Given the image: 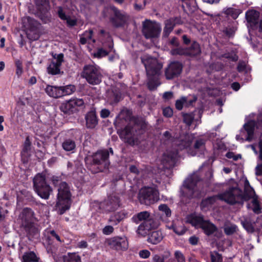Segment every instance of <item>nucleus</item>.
Masks as SVG:
<instances>
[{
	"label": "nucleus",
	"mask_w": 262,
	"mask_h": 262,
	"mask_svg": "<svg viewBox=\"0 0 262 262\" xmlns=\"http://www.w3.org/2000/svg\"><path fill=\"white\" fill-rule=\"evenodd\" d=\"M192 141L190 137L185 136L184 138L174 139L172 146L177 147L178 150H186L191 156H194L198 154V151H203L205 148V141L203 139L197 140L194 145V149L190 147ZM178 157V151H172L170 149L166 150L163 154L160 161L162 167L160 169L170 168L172 167L176 162Z\"/></svg>",
	"instance_id": "nucleus-1"
},
{
	"label": "nucleus",
	"mask_w": 262,
	"mask_h": 262,
	"mask_svg": "<svg viewBox=\"0 0 262 262\" xmlns=\"http://www.w3.org/2000/svg\"><path fill=\"white\" fill-rule=\"evenodd\" d=\"M116 120L119 123L122 120L129 121L128 124L124 129L118 131L121 139L130 145H138L140 142L141 136L143 133L144 124L138 122L136 119L132 118L130 112L127 110H122Z\"/></svg>",
	"instance_id": "nucleus-2"
},
{
	"label": "nucleus",
	"mask_w": 262,
	"mask_h": 262,
	"mask_svg": "<svg viewBox=\"0 0 262 262\" xmlns=\"http://www.w3.org/2000/svg\"><path fill=\"white\" fill-rule=\"evenodd\" d=\"M51 180L54 186L58 187L55 209L60 214H62L70 208L71 193L70 188L68 185L62 182L58 177L53 176Z\"/></svg>",
	"instance_id": "nucleus-3"
},
{
	"label": "nucleus",
	"mask_w": 262,
	"mask_h": 262,
	"mask_svg": "<svg viewBox=\"0 0 262 262\" xmlns=\"http://www.w3.org/2000/svg\"><path fill=\"white\" fill-rule=\"evenodd\" d=\"M255 192L250 186L247 180L245 182V192L237 187L229 188L226 191L221 195L220 197L225 200V202L233 204L235 203H242L244 201H247L254 196Z\"/></svg>",
	"instance_id": "nucleus-4"
},
{
	"label": "nucleus",
	"mask_w": 262,
	"mask_h": 262,
	"mask_svg": "<svg viewBox=\"0 0 262 262\" xmlns=\"http://www.w3.org/2000/svg\"><path fill=\"white\" fill-rule=\"evenodd\" d=\"M141 61L146 69L148 79V88L150 90H153L159 85L158 78L161 73L160 71L163 66L158 62L156 58L151 57L148 55L142 56Z\"/></svg>",
	"instance_id": "nucleus-5"
},
{
	"label": "nucleus",
	"mask_w": 262,
	"mask_h": 262,
	"mask_svg": "<svg viewBox=\"0 0 262 262\" xmlns=\"http://www.w3.org/2000/svg\"><path fill=\"white\" fill-rule=\"evenodd\" d=\"M96 39L101 42L104 47L108 48L110 51L113 49V39L110 34L103 30L97 31L95 29L85 31L80 37V41L84 45L87 42L94 43Z\"/></svg>",
	"instance_id": "nucleus-6"
},
{
	"label": "nucleus",
	"mask_w": 262,
	"mask_h": 262,
	"mask_svg": "<svg viewBox=\"0 0 262 262\" xmlns=\"http://www.w3.org/2000/svg\"><path fill=\"white\" fill-rule=\"evenodd\" d=\"M20 226L33 236H38L39 232V227L36 223L37 219L35 216L34 211L30 208H25L23 209L17 220Z\"/></svg>",
	"instance_id": "nucleus-7"
},
{
	"label": "nucleus",
	"mask_w": 262,
	"mask_h": 262,
	"mask_svg": "<svg viewBox=\"0 0 262 262\" xmlns=\"http://www.w3.org/2000/svg\"><path fill=\"white\" fill-rule=\"evenodd\" d=\"M201 184L200 176L198 172L189 176L184 181L182 188L183 197L192 198L202 196L205 192L200 188Z\"/></svg>",
	"instance_id": "nucleus-8"
},
{
	"label": "nucleus",
	"mask_w": 262,
	"mask_h": 262,
	"mask_svg": "<svg viewBox=\"0 0 262 262\" xmlns=\"http://www.w3.org/2000/svg\"><path fill=\"white\" fill-rule=\"evenodd\" d=\"M187 222L195 228H201L207 235L213 234L217 229L214 224L208 220H204L203 216L200 215L192 214L188 215Z\"/></svg>",
	"instance_id": "nucleus-9"
},
{
	"label": "nucleus",
	"mask_w": 262,
	"mask_h": 262,
	"mask_svg": "<svg viewBox=\"0 0 262 262\" xmlns=\"http://www.w3.org/2000/svg\"><path fill=\"white\" fill-rule=\"evenodd\" d=\"M81 76L92 85L99 84L102 80V75L100 68L96 64H88L83 67Z\"/></svg>",
	"instance_id": "nucleus-10"
},
{
	"label": "nucleus",
	"mask_w": 262,
	"mask_h": 262,
	"mask_svg": "<svg viewBox=\"0 0 262 262\" xmlns=\"http://www.w3.org/2000/svg\"><path fill=\"white\" fill-rule=\"evenodd\" d=\"M33 186L35 191L42 199H48L52 192V189L46 181L45 175L38 173L33 179Z\"/></svg>",
	"instance_id": "nucleus-11"
},
{
	"label": "nucleus",
	"mask_w": 262,
	"mask_h": 262,
	"mask_svg": "<svg viewBox=\"0 0 262 262\" xmlns=\"http://www.w3.org/2000/svg\"><path fill=\"white\" fill-rule=\"evenodd\" d=\"M23 26L25 29L28 38L31 41L37 40L40 37V24L29 16L23 17Z\"/></svg>",
	"instance_id": "nucleus-12"
},
{
	"label": "nucleus",
	"mask_w": 262,
	"mask_h": 262,
	"mask_svg": "<svg viewBox=\"0 0 262 262\" xmlns=\"http://www.w3.org/2000/svg\"><path fill=\"white\" fill-rule=\"evenodd\" d=\"M261 126H262V120L257 123L253 120L248 121L244 125V128L241 130L240 134L236 136V140L242 142L244 140L251 141L253 138L255 127L258 128Z\"/></svg>",
	"instance_id": "nucleus-13"
},
{
	"label": "nucleus",
	"mask_w": 262,
	"mask_h": 262,
	"mask_svg": "<svg viewBox=\"0 0 262 262\" xmlns=\"http://www.w3.org/2000/svg\"><path fill=\"white\" fill-rule=\"evenodd\" d=\"M138 198L141 204L149 205L158 200L159 192L155 188L144 187L140 190Z\"/></svg>",
	"instance_id": "nucleus-14"
},
{
	"label": "nucleus",
	"mask_w": 262,
	"mask_h": 262,
	"mask_svg": "<svg viewBox=\"0 0 262 262\" xmlns=\"http://www.w3.org/2000/svg\"><path fill=\"white\" fill-rule=\"evenodd\" d=\"M161 31L160 25L155 22L146 20L143 23L142 32L147 39L157 38Z\"/></svg>",
	"instance_id": "nucleus-15"
},
{
	"label": "nucleus",
	"mask_w": 262,
	"mask_h": 262,
	"mask_svg": "<svg viewBox=\"0 0 262 262\" xmlns=\"http://www.w3.org/2000/svg\"><path fill=\"white\" fill-rule=\"evenodd\" d=\"M84 106V101L82 98H73L62 103L60 106L61 111L66 114L73 113L78 111V108Z\"/></svg>",
	"instance_id": "nucleus-16"
},
{
	"label": "nucleus",
	"mask_w": 262,
	"mask_h": 262,
	"mask_svg": "<svg viewBox=\"0 0 262 262\" xmlns=\"http://www.w3.org/2000/svg\"><path fill=\"white\" fill-rule=\"evenodd\" d=\"M100 212L113 211L117 209L120 206V200L116 194L108 197L106 200L99 203H96Z\"/></svg>",
	"instance_id": "nucleus-17"
},
{
	"label": "nucleus",
	"mask_w": 262,
	"mask_h": 262,
	"mask_svg": "<svg viewBox=\"0 0 262 262\" xmlns=\"http://www.w3.org/2000/svg\"><path fill=\"white\" fill-rule=\"evenodd\" d=\"M110 247L117 251H125L127 249L128 243L125 236H116L106 240Z\"/></svg>",
	"instance_id": "nucleus-18"
},
{
	"label": "nucleus",
	"mask_w": 262,
	"mask_h": 262,
	"mask_svg": "<svg viewBox=\"0 0 262 262\" xmlns=\"http://www.w3.org/2000/svg\"><path fill=\"white\" fill-rule=\"evenodd\" d=\"M171 53L172 55H185L193 57L201 53V49L199 44L194 41L189 48L174 49L171 51Z\"/></svg>",
	"instance_id": "nucleus-19"
},
{
	"label": "nucleus",
	"mask_w": 262,
	"mask_h": 262,
	"mask_svg": "<svg viewBox=\"0 0 262 262\" xmlns=\"http://www.w3.org/2000/svg\"><path fill=\"white\" fill-rule=\"evenodd\" d=\"M108 155L106 150H99L93 155V162L94 164L102 165L104 168H107L108 165Z\"/></svg>",
	"instance_id": "nucleus-20"
},
{
	"label": "nucleus",
	"mask_w": 262,
	"mask_h": 262,
	"mask_svg": "<svg viewBox=\"0 0 262 262\" xmlns=\"http://www.w3.org/2000/svg\"><path fill=\"white\" fill-rule=\"evenodd\" d=\"M182 70V66L179 62L170 63L166 69L165 74L167 79H171L180 74Z\"/></svg>",
	"instance_id": "nucleus-21"
},
{
	"label": "nucleus",
	"mask_w": 262,
	"mask_h": 262,
	"mask_svg": "<svg viewBox=\"0 0 262 262\" xmlns=\"http://www.w3.org/2000/svg\"><path fill=\"white\" fill-rule=\"evenodd\" d=\"M158 225L155 221H146L142 222L138 227L137 233L140 236L145 237L152 229L156 227Z\"/></svg>",
	"instance_id": "nucleus-22"
},
{
	"label": "nucleus",
	"mask_w": 262,
	"mask_h": 262,
	"mask_svg": "<svg viewBox=\"0 0 262 262\" xmlns=\"http://www.w3.org/2000/svg\"><path fill=\"white\" fill-rule=\"evenodd\" d=\"M57 13L59 17L62 20L66 21L68 26L73 27L76 25V19L71 17L68 13V10L65 8L58 7L57 8Z\"/></svg>",
	"instance_id": "nucleus-23"
},
{
	"label": "nucleus",
	"mask_w": 262,
	"mask_h": 262,
	"mask_svg": "<svg viewBox=\"0 0 262 262\" xmlns=\"http://www.w3.org/2000/svg\"><path fill=\"white\" fill-rule=\"evenodd\" d=\"M31 152V141L30 137L27 136L23 145L22 150L20 153L21 160L24 163L28 161Z\"/></svg>",
	"instance_id": "nucleus-24"
},
{
	"label": "nucleus",
	"mask_w": 262,
	"mask_h": 262,
	"mask_svg": "<svg viewBox=\"0 0 262 262\" xmlns=\"http://www.w3.org/2000/svg\"><path fill=\"white\" fill-rule=\"evenodd\" d=\"M63 61V55L59 54L57 58L53 60L48 67L49 74L56 75L60 72V67Z\"/></svg>",
	"instance_id": "nucleus-25"
},
{
	"label": "nucleus",
	"mask_w": 262,
	"mask_h": 262,
	"mask_svg": "<svg viewBox=\"0 0 262 262\" xmlns=\"http://www.w3.org/2000/svg\"><path fill=\"white\" fill-rule=\"evenodd\" d=\"M86 126L89 128H94L98 124V118L94 111L89 112L85 116Z\"/></svg>",
	"instance_id": "nucleus-26"
},
{
	"label": "nucleus",
	"mask_w": 262,
	"mask_h": 262,
	"mask_svg": "<svg viewBox=\"0 0 262 262\" xmlns=\"http://www.w3.org/2000/svg\"><path fill=\"white\" fill-rule=\"evenodd\" d=\"M132 220L136 224H138L140 222L154 221L150 213L147 211H142L134 215Z\"/></svg>",
	"instance_id": "nucleus-27"
},
{
	"label": "nucleus",
	"mask_w": 262,
	"mask_h": 262,
	"mask_svg": "<svg viewBox=\"0 0 262 262\" xmlns=\"http://www.w3.org/2000/svg\"><path fill=\"white\" fill-rule=\"evenodd\" d=\"M179 23L180 19L178 18H172L166 20L163 30V37H167L170 32L173 30L174 26Z\"/></svg>",
	"instance_id": "nucleus-28"
},
{
	"label": "nucleus",
	"mask_w": 262,
	"mask_h": 262,
	"mask_svg": "<svg viewBox=\"0 0 262 262\" xmlns=\"http://www.w3.org/2000/svg\"><path fill=\"white\" fill-rule=\"evenodd\" d=\"M115 14V17L112 19V21L117 27L122 26L126 20V15L123 12L117 10L116 8L113 9Z\"/></svg>",
	"instance_id": "nucleus-29"
},
{
	"label": "nucleus",
	"mask_w": 262,
	"mask_h": 262,
	"mask_svg": "<svg viewBox=\"0 0 262 262\" xmlns=\"http://www.w3.org/2000/svg\"><path fill=\"white\" fill-rule=\"evenodd\" d=\"M223 194V193H221L216 196L208 198L203 200L201 204V207L202 210H203L204 211H206L207 210L210 209L211 208V205L217 200L224 201L225 202V200L224 199H223L220 197V196Z\"/></svg>",
	"instance_id": "nucleus-30"
},
{
	"label": "nucleus",
	"mask_w": 262,
	"mask_h": 262,
	"mask_svg": "<svg viewBox=\"0 0 262 262\" xmlns=\"http://www.w3.org/2000/svg\"><path fill=\"white\" fill-rule=\"evenodd\" d=\"M259 16V12L254 10H249L246 13L247 20L252 27H255L258 24Z\"/></svg>",
	"instance_id": "nucleus-31"
},
{
	"label": "nucleus",
	"mask_w": 262,
	"mask_h": 262,
	"mask_svg": "<svg viewBox=\"0 0 262 262\" xmlns=\"http://www.w3.org/2000/svg\"><path fill=\"white\" fill-rule=\"evenodd\" d=\"M45 91L50 97L58 98L61 97L62 92L60 86H52L48 85L47 86Z\"/></svg>",
	"instance_id": "nucleus-32"
},
{
	"label": "nucleus",
	"mask_w": 262,
	"mask_h": 262,
	"mask_svg": "<svg viewBox=\"0 0 262 262\" xmlns=\"http://www.w3.org/2000/svg\"><path fill=\"white\" fill-rule=\"evenodd\" d=\"M163 238V235L161 231H155L149 234L147 241L148 243L156 245L161 242Z\"/></svg>",
	"instance_id": "nucleus-33"
},
{
	"label": "nucleus",
	"mask_w": 262,
	"mask_h": 262,
	"mask_svg": "<svg viewBox=\"0 0 262 262\" xmlns=\"http://www.w3.org/2000/svg\"><path fill=\"white\" fill-rule=\"evenodd\" d=\"M158 214L160 215V219L164 221L167 217L171 216V211L168 206L166 204H161L158 207Z\"/></svg>",
	"instance_id": "nucleus-34"
},
{
	"label": "nucleus",
	"mask_w": 262,
	"mask_h": 262,
	"mask_svg": "<svg viewBox=\"0 0 262 262\" xmlns=\"http://www.w3.org/2000/svg\"><path fill=\"white\" fill-rule=\"evenodd\" d=\"M196 101V98L187 101V98L185 97H182L181 99L177 100L176 102V107L178 110H181L184 105H191Z\"/></svg>",
	"instance_id": "nucleus-35"
},
{
	"label": "nucleus",
	"mask_w": 262,
	"mask_h": 262,
	"mask_svg": "<svg viewBox=\"0 0 262 262\" xmlns=\"http://www.w3.org/2000/svg\"><path fill=\"white\" fill-rule=\"evenodd\" d=\"M62 147L67 151H73L76 147V144L74 140L71 139H66L63 141Z\"/></svg>",
	"instance_id": "nucleus-36"
},
{
	"label": "nucleus",
	"mask_w": 262,
	"mask_h": 262,
	"mask_svg": "<svg viewBox=\"0 0 262 262\" xmlns=\"http://www.w3.org/2000/svg\"><path fill=\"white\" fill-rule=\"evenodd\" d=\"M23 262H37L38 258L34 252H26L23 256Z\"/></svg>",
	"instance_id": "nucleus-37"
},
{
	"label": "nucleus",
	"mask_w": 262,
	"mask_h": 262,
	"mask_svg": "<svg viewBox=\"0 0 262 262\" xmlns=\"http://www.w3.org/2000/svg\"><path fill=\"white\" fill-rule=\"evenodd\" d=\"M64 262H81V257L76 253H68L64 257Z\"/></svg>",
	"instance_id": "nucleus-38"
},
{
	"label": "nucleus",
	"mask_w": 262,
	"mask_h": 262,
	"mask_svg": "<svg viewBox=\"0 0 262 262\" xmlns=\"http://www.w3.org/2000/svg\"><path fill=\"white\" fill-rule=\"evenodd\" d=\"M242 12L239 9L234 8H228L224 10V13L228 16L231 17L233 19H236L239 14Z\"/></svg>",
	"instance_id": "nucleus-39"
},
{
	"label": "nucleus",
	"mask_w": 262,
	"mask_h": 262,
	"mask_svg": "<svg viewBox=\"0 0 262 262\" xmlns=\"http://www.w3.org/2000/svg\"><path fill=\"white\" fill-rule=\"evenodd\" d=\"M60 88L62 92L61 97L71 95L76 91L75 86L72 84L60 86Z\"/></svg>",
	"instance_id": "nucleus-40"
},
{
	"label": "nucleus",
	"mask_w": 262,
	"mask_h": 262,
	"mask_svg": "<svg viewBox=\"0 0 262 262\" xmlns=\"http://www.w3.org/2000/svg\"><path fill=\"white\" fill-rule=\"evenodd\" d=\"M237 227L236 225L230 223H226L224 226V231L227 235H232L236 232Z\"/></svg>",
	"instance_id": "nucleus-41"
},
{
	"label": "nucleus",
	"mask_w": 262,
	"mask_h": 262,
	"mask_svg": "<svg viewBox=\"0 0 262 262\" xmlns=\"http://www.w3.org/2000/svg\"><path fill=\"white\" fill-rule=\"evenodd\" d=\"M38 9L42 11L46 12L49 8L48 0H34Z\"/></svg>",
	"instance_id": "nucleus-42"
},
{
	"label": "nucleus",
	"mask_w": 262,
	"mask_h": 262,
	"mask_svg": "<svg viewBox=\"0 0 262 262\" xmlns=\"http://www.w3.org/2000/svg\"><path fill=\"white\" fill-rule=\"evenodd\" d=\"M167 228L172 229L178 235H182L186 232V229L183 225L177 226L171 224L170 226H166Z\"/></svg>",
	"instance_id": "nucleus-43"
},
{
	"label": "nucleus",
	"mask_w": 262,
	"mask_h": 262,
	"mask_svg": "<svg viewBox=\"0 0 262 262\" xmlns=\"http://www.w3.org/2000/svg\"><path fill=\"white\" fill-rule=\"evenodd\" d=\"M254 222H252L249 219H245L242 221V224L245 229L249 233H252L254 231Z\"/></svg>",
	"instance_id": "nucleus-44"
},
{
	"label": "nucleus",
	"mask_w": 262,
	"mask_h": 262,
	"mask_svg": "<svg viewBox=\"0 0 262 262\" xmlns=\"http://www.w3.org/2000/svg\"><path fill=\"white\" fill-rule=\"evenodd\" d=\"M247 208L251 209L255 213L257 214L260 211L259 202L256 198H253L251 203L248 204Z\"/></svg>",
	"instance_id": "nucleus-45"
},
{
	"label": "nucleus",
	"mask_w": 262,
	"mask_h": 262,
	"mask_svg": "<svg viewBox=\"0 0 262 262\" xmlns=\"http://www.w3.org/2000/svg\"><path fill=\"white\" fill-rule=\"evenodd\" d=\"M211 262H222L223 258L222 255L216 251L210 252Z\"/></svg>",
	"instance_id": "nucleus-46"
},
{
	"label": "nucleus",
	"mask_w": 262,
	"mask_h": 262,
	"mask_svg": "<svg viewBox=\"0 0 262 262\" xmlns=\"http://www.w3.org/2000/svg\"><path fill=\"white\" fill-rule=\"evenodd\" d=\"M108 54V52L103 48L98 49L93 53L94 56L98 58L106 56Z\"/></svg>",
	"instance_id": "nucleus-47"
},
{
	"label": "nucleus",
	"mask_w": 262,
	"mask_h": 262,
	"mask_svg": "<svg viewBox=\"0 0 262 262\" xmlns=\"http://www.w3.org/2000/svg\"><path fill=\"white\" fill-rule=\"evenodd\" d=\"M15 63L16 67V74L19 77L23 72L22 62L19 60H16Z\"/></svg>",
	"instance_id": "nucleus-48"
},
{
	"label": "nucleus",
	"mask_w": 262,
	"mask_h": 262,
	"mask_svg": "<svg viewBox=\"0 0 262 262\" xmlns=\"http://www.w3.org/2000/svg\"><path fill=\"white\" fill-rule=\"evenodd\" d=\"M120 98L121 95L118 92H113L109 96V99L111 103H117L120 100Z\"/></svg>",
	"instance_id": "nucleus-49"
},
{
	"label": "nucleus",
	"mask_w": 262,
	"mask_h": 262,
	"mask_svg": "<svg viewBox=\"0 0 262 262\" xmlns=\"http://www.w3.org/2000/svg\"><path fill=\"white\" fill-rule=\"evenodd\" d=\"M194 119L193 114H185L183 115L184 122L188 125H190Z\"/></svg>",
	"instance_id": "nucleus-50"
},
{
	"label": "nucleus",
	"mask_w": 262,
	"mask_h": 262,
	"mask_svg": "<svg viewBox=\"0 0 262 262\" xmlns=\"http://www.w3.org/2000/svg\"><path fill=\"white\" fill-rule=\"evenodd\" d=\"M174 257L178 262H185V258L184 255L179 251L174 252Z\"/></svg>",
	"instance_id": "nucleus-51"
},
{
	"label": "nucleus",
	"mask_w": 262,
	"mask_h": 262,
	"mask_svg": "<svg viewBox=\"0 0 262 262\" xmlns=\"http://www.w3.org/2000/svg\"><path fill=\"white\" fill-rule=\"evenodd\" d=\"M114 228L112 226H106L102 229V233L105 235H110L114 232Z\"/></svg>",
	"instance_id": "nucleus-52"
},
{
	"label": "nucleus",
	"mask_w": 262,
	"mask_h": 262,
	"mask_svg": "<svg viewBox=\"0 0 262 262\" xmlns=\"http://www.w3.org/2000/svg\"><path fill=\"white\" fill-rule=\"evenodd\" d=\"M49 239L51 238H55L58 242L61 243L62 241L60 236L56 233L54 230H52L50 232V236L48 237Z\"/></svg>",
	"instance_id": "nucleus-53"
},
{
	"label": "nucleus",
	"mask_w": 262,
	"mask_h": 262,
	"mask_svg": "<svg viewBox=\"0 0 262 262\" xmlns=\"http://www.w3.org/2000/svg\"><path fill=\"white\" fill-rule=\"evenodd\" d=\"M139 255L142 258H147L150 255V252L147 250H142L139 251Z\"/></svg>",
	"instance_id": "nucleus-54"
},
{
	"label": "nucleus",
	"mask_w": 262,
	"mask_h": 262,
	"mask_svg": "<svg viewBox=\"0 0 262 262\" xmlns=\"http://www.w3.org/2000/svg\"><path fill=\"white\" fill-rule=\"evenodd\" d=\"M226 156L229 159H233L234 161H237L241 158V155H235L232 152H228L226 154Z\"/></svg>",
	"instance_id": "nucleus-55"
},
{
	"label": "nucleus",
	"mask_w": 262,
	"mask_h": 262,
	"mask_svg": "<svg viewBox=\"0 0 262 262\" xmlns=\"http://www.w3.org/2000/svg\"><path fill=\"white\" fill-rule=\"evenodd\" d=\"M163 114L164 116L170 117L172 115L173 111L171 108L167 107L163 109Z\"/></svg>",
	"instance_id": "nucleus-56"
},
{
	"label": "nucleus",
	"mask_w": 262,
	"mask_h": 262,
	"mask_svg": "<svg viewBox=\"0 0 262 262\" xmlns=\"http://www.w3.org/2000/svg\"><path fill=\"white\" fill-rule=\"evenodd\" d=\"M8 213V211L7 210H4L0 206V221L4 220Z\"/></svg>",
	"instance_id": "nucleus-57"
},
{
	"label": "nucleus",
	"mask_w": 262,
	"mask_h": 262,
	"mask_svg": "<svg viewBox=\"0 0 262 262\" xmlns=\"http://www.w3.org/2000/svg\"><path fill=\"white\" fill-rule=\"evenodd\" d=\"M164 259L163 257L160 256L158 254L153 256L152 262H164Z\"/></svg>",
	"instance_id": "nucleus-58"
},
{
	"label": "nucleus",
	"mask_w": 262,
	"mask_h": 262,
	"mask_svg": "<svg viewBox=\"0 0 262 262\" xmlns=\"http://www.w3.org/2000/svg\"><path fill=\"white\" fill-rule=\"evenodd\" d=\"M110 114V112L107 109H102L100 112V116L102 118H106Z\"/></svg>",
	"instance_id": "nucleus-59"
},
{
	"label": "nucleus",
	"mask_w": 262,
	"mask_h": 262,
	"mask_svg": "<svg viewBox=\"0 0 262 262\" xmlns=\"http://www.w3.org/2000/svg\"><path fill=\"white\" fill-rule=\"evenodd\" d=\"M163 97L166 100H169L173 97V93L171 92H166L163 94Z\"/></svg>",
	"instance_id": "nucleus-60"
},
{
	"label": "nucleus",
	"mask_w": 262,
	"mask_h": 262,
	"mask_svg": "<svg viewBox=\"0 0 262 262\" xmlns=\"http://www.w3.org/2000/svg\"><path fill=\"white\" fill-rule=\"evenodd\" d=\"M256 172L255 173L257 176L262 175V163L258 164L256 167Z\"/></svg>",
	"instance_id": "nucleus-61"
},
{
	"label": "nucleus",
	"mask_w": 262,
	"mask_h": 262,
	"mask_svg": "<svg viewBox=\"0 0 262 262\" xmlns=\"http://www.w3.org/2000/svg\"><path fill=\"white\" fill-rule=\"evenodd\" d=\"M88 246L87 242L85 241H81L79 242L77 244V247L79 248H85Z\"/></svg>",
	"instance_id": "nucleus-62"
},
{
	"label": "nucleus",
	"mask_w": 262,
	"mask_h": 262,
	"mask_svg": "<svg viewBox=\"0 0 262 262\" xmlns=\"http://www.w3.org/2000/svg\"><path fill=\"white\" fill-rule=\"evenodd\" d=\"M189 241L192 245H195L198 242V238L195 236H191L189 238Z\"/></svg>",
	"instance_id": "nucleus-63"
},
{
	"label": "nucleus",
	"mask_w": 262,
	"mask_h": 262,
	"mask_svg": "<svg viewBox=\"0 0 262 262\" xmlns=\"http://www.w3.org/2000/svg\"><path fill=\"white\" fill-rule=\"evenodd\" d=\"M246 64L244 62H241L239 63L237 66V70L238 71L241 72L245 70Z\"/></svg>",
	"instance_id": "nucleus-64"
}]
</instances>
